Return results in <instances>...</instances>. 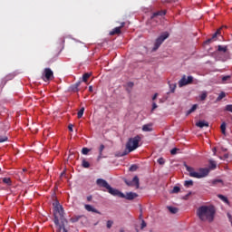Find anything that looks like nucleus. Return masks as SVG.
Masks as SVG:
<instances>
[{"label":"nucleus","instance_id":"7ed1b4c3","mask_svg":"<svg viewBox=\"0 0 232 232\" xmlns=\"http://www.w3.org/2000/svg\"><path fill=\"white\" fill-rule=\"evenodd\" d=\"M186 169L188 172L189 177L193 179H204L209 175V169L208 168H201L198 169V172L195 171V169L186 166Z\"/></svg>","mask_w":232,"mask_h":232},{"label":"nucleus","instance_id":"a18cd8bd","mask_svg":"<svg viewBox=\"0 0 232 232\" xmlns=\"http://www.w3.org/2000/svg\"><path fill=\"white\" fill-rule=\"evenodd\" d=\"M147 224L146 221H144V219L141 220V229H144V227H146Z\"/></svg>","mask_w":232,"mask_h":232},{"label":"nucleus","instance_id":"ea45409f","mask_svg":"<svg viewBox=\"0 0 232 232\" xmlns=\"http://www.w3.org/2000/svg\"><path fill=\"white\" fill-rule=\"evenodd\" d=\"M225 110L227 111H230L232 113V104H228L225 107Z\"/></svg>","mask_w":232,"mask_h":232},{"label":"nucleus","instance_id":"39448f33","mask_svg":"<svg viewBox=\"0 0 232 232\" xmlns=\"http://www.w3.org/2000/svg\"><path fill=\"white\" fill-rule=\"evenodd\" d=\"M169 37V34L168 32L161 34V35L158 37L154 43V47L152 49L153 52H157V50L160 48V44H162L164 41H166V39H168Z\"/></svg>","mask_w":232,"mask_h":232},{"label":"nucleus","instance_id":"8fccbe9b","mask_svg":"<svg viewBox=\"0 0 232 232\" xmlns=\"http://www.w3.org/2000/svg\"><path fill=\"white\" fill-rule=\"evenodd\" d=\"M92 196L87 197V200H88V202H92Z\"/></svg>","mask_w":232,"mask_h":232},{"label":"nucleus","instance_id":"2f4dec72","mask_svg":"<svg viewBox=\"0 0 232 232\" xmlns=\"http://www.w3.org/2000/svg\"><path fill=\"white\" fill-rule=\"evenodd\" d=\"M171 193H174V194L180 193V187L175 186L171 190Z\"/></svg>","mask_w":232,"mask_h":232},{"label":"nucleus","instance_id":"a878e982","mask_svg":"<svg viewBox=\"0 0 232 232\" xmlns=\"http://www.w3.org/2000/svg\"><path fill=\"white\" fill-rule=\"evenodd\" d=\"M218 198H220V200H222L226 204H229V200L224 195H218Z\"/></svg>","mask_w":232,"mask_h":232},{"label":"nucleus","instance_id":"5701e85b","mask_svg":"<svg viewBox=\"0 0 232 232\" xmlns=\"http://www.w3.org/2000/svg\"><path fill=\"white\" fill-rule=\"evenodd\" d=\"M198 108L197 104H194L188 111H187V115H190V113H193V111H195Z\"/></svg>","mask_w":232,"mask_h":232},{"label":"nucleus","instance_id":"f257e3e1","mask_svg":"<svg viewBox=\"0 0 232 232\" xmlns=\"http://www.w3.org/2000/svg\"><path fill=\"white\" fill-rule=\"evenodd\" d=\"M216 213L217 209H215V206L212 205L201 206L197 210V215L202 222H213Z\"/></svg>","mask_w":232,"mask_h":232},{"label":"nucleus","instance_id":"f03ea898","mask_svg":"<svg viewBox=\"0 0 232 232\" xmlns=\"http://www.w3.org/2000/svg\"><path fill=\"white\" fill-rule=\"evenodd\" d=\"M141 139L142 138H140L139 135L129 139L128 142L126 143V150L121 153L120 152L118 157H126V155L131 153V151H135V150L139 148V142H140Z\"/></svg>","mask_w":232,"mask_h":232},{"label":"nucleus","instance_id":"3c124183","mask_svg":"<svg viewBox=\"0 0 232 232\" xmlns=\"http://www.w3.org/2000/svg\"><path fill=\"white\" fill-rule=\"evenodd\" d=\"M89 92H93V87L92 86L89 87Z\"/></svg>","mask_w":232,"mask_h":232},{"label":"nucleus","instance_id":"dca6fc26","mask_svg":"<svg viewBox=\"0 0 232 232\" xmlns=\"http://www.w3.org/2000/svg\"><path fill=\"white\" fill-rule=\"evenodd\" d=\"M196 126H198V128H204V127L208 128L209 126V123L204 121H199L196 123Z\"/></svg>","mask_w":232,"mask_h":232},{"label":"nucleus","instance_id":"20e7f679","mask_svg":"<svg viewBox=\"0 0 232 232\" xmlns=\"http://www.w3.org/2000/svg\"><path fill=\"white\" fill-rule=\"evenodd\" d=\"M53 206L54 224L59 226V222L64 218V209L63 208V206H61V204H59L57 201L53 203Z\"/></svg>","mask_w":232,"mask_h":232},{"label":"nucleus","instance_id":"f3484780","mask_svg":"<svg viewBox=\"0 0 232 232\" xmlns=\"http://www.w3.org/2000/svg\"><path fill=\"white\" fill-rule=\"evenodd\" d=\"M158 15H160V16L166 15V10H161V11L153 13L151 19H155V17H157Z\"/></svg>","mask_w":232,"mask_h":232},{"label":"nucleus","instance_id":"aec40b11","mask_svg":"<svg viewBox=\"0 0 232 232\" xmlns=\"http://www.w3.org/2000/svg\"><path fill=\"white\" fill-rule=\"evenodd\" d=\"M218 52H222L223 53H226L227 52V46L218 45Z\"/></svg>","mask_w":232,"mask_h":232},{"label":"nucleus","instance_id":"bb28decb","mask_svg":"<svg viewBox=\"0 0 232 232\" xmlns=\"http://www.w3.org/2000/svg\"><path fill=\"white\" fill-rule=\"evenodd\" d=\"M224 97H226V92H221L218 97L217 98V102H220V101H222V99H224Z\"/></svg>","mask_w":232,"mask_h":232},{"label":"nucleus","instance_id":"6e6552de","mask_svg":"<svg viewBox=\"0 0 232 232\" xmlns=\"http://www.w3.org/2000/svg\"><path fill=\"white\" fill-rule=\"evenodd\" d=\"M108 193H110L111 195H112L113 197H120V198L121 197H124V193L119 191L116 188H111V186L109 185V188H107Z\"/></svg>","mask_w":232,"mask_h":232},{"label":"nucleus","instance_id":"c756f323","mask_svg":"<svg viewBox=\"0 0 232 232\" xmlns=\"http://www.w3.org/2000/svg\"><path fill=\"white\" fill-rule=\"evenodd\" d=\"M82 168H90V162H88L86 160H83L82 161Z\"/></svg>","mask_w":232,"mask_h":232},{"label":"nucleus","instance_id":"37998d69","mask_svg":"<svg viewBox=\"0 0 232 232\" xmlns=\"http://www.w3.org/2000/svg\"><path fill=\"white\" fill-rule=\"evenodd\" d=\"M177 151H179V149H172L170 150L171 155H177Z\"/></svg>","mask_w":232,"mask_h":232},{"label":"nucleus","instance_id":"9b49d317","mask_svg":"<svg viewBox=\"0 0 232 232\" xmlns=\"http://www.w3.org/2000/svg\"><path fill=\"white\" fill-rule=\"evenodd\" d=\"M96 183L98 186H100V188H105V189L110 188V184H108V181L102 179H98Z\"/></svg>","mask_w":232,"mask_h":232},{"label":"nucleus","instance_id":"c9c22d12","mask_svg":"<svg viewBox=\"0 0 232 232\" xmlns=\"http://www.w3.org/2000/svg\"><path fill=\"white\" fill-rule=\"evenodd\" d=\"M82 155H88V153H90V149L82 148Z\"/></svg>","mask_w":232,"mask_h":232},{"label":"nucleus","instance_id":"423d86ee","mask_svg":"<svg viewBox=\"0 0 232 232\" xmlns=\"http://www.w3.org/2000/svg\"><path fill=\"white\" fill-rule=\"evenodd\" d=\"M42 79L44 81V82L52 81V79H53V71H52L50 68H45L42 75Z\"/></svg>","mask_w":232,"mask_h":232},{"label":"nucleus","instance_id":"a211bd4d","mask_svg":"<svg viewBox=\"0 0 232 232\" xmlns=\"http://www.w3.org/2000/svg\"><path fill=\"white\" fill-rule=\"evenodd\" d=\"M82 82H76L74 85L71 87L72 92H79V86H81Z\"/></svg>","mask_w":232,"mask_h":232},{"label":"nucleus","instance_id":"4468645a","mask_svg":"<svg viewBox=\"0 0 232 232\" xmlns=\"http://www.w3.org/2000/svg\"><path fill=\"white\" fill-rule=\"evenodd\" d=\"M142 131H153V123H149V124L143 125Z\"/></svg>","mask_w":232,"mask_h":232},{"label":"nucleus","instance_id":"c03bdc74","mask_svg":"<svg viewBox=\"0 0 232 232\" xmlns=\"http://www.w3.org/2000/svg\"><path fill=\"white\" fill-rule=\"evenodd\" d=\"M81 218V216L72 218V222H77Z\"/></svg>","mask_w":232,"mask_h":232},{"label":"nucleus","instance_id":"864d4df0","mask_svg":"<svg viewBox=\"0 0 232 232\" xmlns=\"http://www.w3.org/2000/svg\"><path fill=\"white\" fill-rule=\"evenodd\" d=\"M130 86H133V83H130Z\"/></svg>","mask_w":232,"mask_h":232},{"label":"nucleus","instance_id":"412c9836","mask_svg":"<svg viewBox=\"0 0 232 232\" xmlns=\"http://www.w3.org/2000/svg\"><path fill=\"white\" fill-rule=\"evenodd\" d=\"M229 81H231V76L230 75L222 76L223 84H227V82H229Z\"/></svg>","mask_w":232,"mask_h":232},{"label":"nucleus","instance_id":"e433bc0d","mask_svg":"<svg viewBox=\"0 0 232 232\" xmlns=\"http://www.w3.org/2000/svg\"><path fill=\"white\" fill-rule=\"evenodd\" d=\"M221 132L223 133V135H226V123H222L221 124Z\"/></svg>","mask_w":232,"mask_h":232},{"label":"nucleus","instance_id":"a19ab883","mask_svg":"<svg viewBox=\"0 0 232 232\" xmlns=\"http://www.w3.org/2000/svg\"><path fill=\"white\" fill-rule=\"evenodd\" d=\"M136 169H139V167L137 165H131L130 167V171H135Z\"/></svg>","mask_w":232,"mask_h":232},{"label":"nucleus","instance_id":"b1692460","mask_svg":"<svg viewBox=\"0 0 232 232\" xmlns=\"http://www.w3.org/2000/svg\"><path fill=\"white\" fill-rule=\"evenodd\" d=\"M169 211L170 213H172L173 215H175L176 213H179V208H177L175 207H169Z\"/></svg>","mask_w":232,"mask_h":232},{"label":"nucleus","instance_id":"4be33fe9","mask_svg":"<svg viewBox=\"0 0 232 232\" xmlns=\"http://www.w3.org/2000/svg\"><path fill=\"white\" fill-rule=\"evenodd\" d=\"M92 74H90L89 72H85L83 75H82V82H88V79L89 77H91Z\"/></svg>","mask_w":232,"mask_h":232},{"label":"nucleus","instance_id":"2eb2a0df","mask_svg":"<svg viewBox=\"0 0 232 232\" xmlns=\"http://www.w3.org/2000/svg\"><path fill=\"white\" fill-rule=\"evenodd\" d=\"M86 211L92 212V213H99V210L93 208L92 205H85L84 206Z\"/></svg>","mask_w":232,"mask_h":232},{"label":"nucleus","instance_id":"603ef678","mask_svg":"<svg viewBox=\"0 0 232 232\" xmlns=\"http://www.w3.org/2000/svg\"><path fill=\"white\" fill-rule=\"evenodd\" d=\"M140 218H142V214L140 215Z\"/></svg>","mask_w":232,"mask_h":232},{"label":"nucleus","instance_id":"cd10ccee","mask_svg":"<svg viewBox=\"0 0 232 232\" xmlns=\"http://www.w3.org/2000/svg\"><path fill=\"white\" fill-rule=\"evenodd\" d=\"M200 100L201 101H206L207 97H208V92H203L201 94H200Z\"/></svg>","mask_w":232,"mask_h":232},{"label":"nucleus","instance_id":"473e14b6","mask_svg":"<svg viewBox=\"0 0 232 232\" xmlns=\"http://www.w3.org/2000/svg\"><path fill=\"white\" fill-rule=\"evenodd\" d=\"M158 164L164 166V164H166V160H164V158L158 159Z\"/></svg>","mask_w":232,"mask_h":232},{"label":"nucleus","instance_id":"c85d7f7f","mask_svg":"<svg viewBox=\"0 0 232 232\" xmlns=\"http://www.w3.org/2000/svg\"><path fill=\"white\" fill-rule=\"evenodd\" d=\"M82 115H84V107H82L79 111H78V119H82Z\"/></svg>","mask_w":232,"mask_h":232},{"label":"nucleus","instance_id":"7c9ffc66","mask_svg":"<svg viewBox=\"0 0 232 232\" xmlns=\"http://www.w3.org/2000/svg\"><path fill=\"white\" fill-rule=\"evenodd\" d=\"M212 184L213 186H217V184H224V182L222 181V179H213Z\"/></svg>","mask_w":232,"mask_h":232},{"label":"nucleus","instance_id":"09e8293b","mask_svg":"<svg viewBox=\"0 0 232 232\" xmlns=\"http://www.w3.org/2000/svg\"><path fill=\"white\" fill-rule=\"evenodd\" d=\"M159 97V93H155L152 97V101H155Z\"/></svg>","mask_w":232,"mask_h":232},{"label":"nucleus","instance_id":"72a5a7b5","mask_svg":"<svg viewBox=\"0 0 232 232\" xmlns=\"http://www.w3.org/2000/svg\"><path fill=\"white\" fill-rule=\"evenodd\" d=\"M184 186L186 188H189L190 186H193V180H187V181H185Z\"/></svg>","mask_w":232,"mask_h":232},{"label":"nucleus","instance_id":"58836bf2","mask_svg":"<svg viewBox=\"0 0 232 232\" xmlns=\"http://www.w3.org/2000/svg\"><path fill=\"white\" fill-rule=\"evenodd\" d=\"M99 151H100L99 159H101V157L102 155V151H104V145H101L100 146Z\"/></svg>","mask_w":232,"mask_h":232},{"label":"nucleus","instance_id":"49530a36","mask_svg":"<svg viewBox=\"0 0 232 232\" xmlns=\"http://www.w3.org/2000/svg\"><path fill=\"white\" fill-rule=\"evenodd\" d=\"M157 108H158L157 103H156V102H153V103H152V111H151L157 110Z\"/></svg>","mask_w":232,"mask_h":232},{"label":"nucleus","instance_id":"393cba45","mask_svg":"<svg viewBox=\"0 0 232 232\" xmlns=\"http://www.w3.org/2000/svg\"><path fill=\"white\" fill-rule=\"evenodd\" d=\"M209 169H217V162L214 160L209 161Z\"/></svg>","mask_w":232,"mask_h":232},{"label":"nucleus","instance_id":"6ab92c4d","mask_svg":"<svg viewBox=\"0 0 232 232\" xmlns=\"http://www.w3.org/2000/svg\"><path fill=\"white\" fill-rule=\"evenodd\" d=\"M169 86L170 88L171 93H175V90H177V83H171L169 82Z\"/></svg>","mask_w":232,"mask_h":232},{"label":"nucleus","instance_id":"ddd939ff","mask_svg":"<svg viewBox=\"0 0 232 232\" xmlns=\"http://www.w3.org/2000/svg\"><path fill=\"white\" fill-rule=\"evenodd\" d=\"M222 31V28L218 29V31L213 34L212 38H209L208 40L206 41L207 44L212 43L217 39L218 35H220V32Z\"/></svg>","mask_w":232,"mask_h":232},{"label":"nucleus","instance_id":"de8ad7c7","mask_svg":"<svg viewBox=\"0 0 232 232\" xmlns=\"http://www.w3.org/2000/svg\"><path fill=\"white\" fill-rule=\"evenodd\" d=\"M68 130H69V131H73V125L72 124H69Z\"/></svg>","mask_w":232,"mask_h":232},{"label":"nucleus","instance_id":"0eeeda50","mask_svg":"<svg viewBox=\"0 0 232 232\" xmlns=\"http://www.w3.org/2000/svg\"><path fill=\"white\" fill-rule=\"evenodd\" d=\"M191 82H193V76H188V78H186V75H183L179 81V87L182 88L188 86V84H191Z\"/></svg>","mask_w":232,"mask_h":232},{"label":"nucleus","instance_id":"1a4fd4ad","mask_svg":"<svg viewBox=\"0 0 232 232\" xmlns=\"http://www.w3.org/2000/svg\"><path fill=\"white\" fill-rule=\"evenodd\" d=\"M124 182H125V184H127V186L136 185V188H139L140 183H139V177H137V176H135L131 181L125 179Z\"/></svg>","mask_w":232,"mask_h":232},{"label":"nucleus","instance_id":"9d476101","mask_svg":"<svg viewBox=\"0 0 232 232\" xmlns=\"http://www.w3.org/2000/svg\"><path fill=\"white\" fill-rule=\"evenodd\" d=\"M124 24H126V23H121V25L119 27H115L114 29H112V31L110 32V35H119L121 34V30H122V28H124Z\"/></svg>","mask_w":232,"mask_h":232},{"label":"nucleus","instance_id":"79ce46f5","mask_svg":"<svg viewBox=\"0 0 232 232\" xmlns=\"http://www.w3.org/2000/svg\"><path fill=\"white\" fill-rule=\"evenodd\" d=\"M112 226H113V221L108 220L107 221V227H108V229H111Z\"/></svg>","mask_w":232,"mask_h":232},{"label":"nucleus","instance_id":"f704fd0d","mask_svg":"<svg viewBox=\"0 0 232 232\" xmlns=\"http://www.w3.org/2000/svg\"><path fill=\"white\" fill-rule=\"evenodd\" d=\"M3 182H4L5 184L10 185V184H12V179H10L9 178H4V179H3Z\"/></svg>","mask_w":232,"mask_h":232},{"label":"nucleus","instance_id":"f8f14e48","mask_svg":"<svg viewBox=\"0 0 232 232\" xmlns=\"http://www.w3.org/2000/svg\"><path fill=\"white\" fill-rule=\"evenodd\" d=\"M139 195L135 192H128L127 195L124 194V197H121V198H126V200H133V198H137Z\"/></svg>","mask_w":232,"mask_h":232},{"label":"nucleus","instance_id":"4c0bfd02","mask_svg":"<svg viewBox=\"0 0 232 232\" xmlns=\"http://www.w3.org/2000/svg\"><path fill=\"white\" fill-rule=\"evenodd\" d=\"M8 140V137L6 136H0V143L1 142H6Z\"/></svg>","mask_w":232,"mask_h":232}]
</instances>
